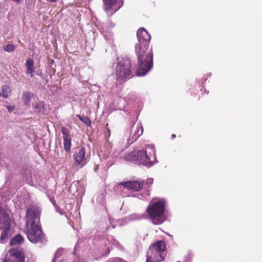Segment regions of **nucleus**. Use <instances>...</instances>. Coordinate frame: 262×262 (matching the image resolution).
Wrapping results in <instances>:
<instances>
[{
    "instance_id": "obj_1",
    "label": "nucleus",
    "mask_w": 262,
    "mask_h": 262,
    "mask_svg": "<svg viewBox=\"0 0 262 262\" xmlns=\"http://www.w3.org/2000/svg\"><path fill=\"white\" fill-rule=\"evenodd\" d=\"M40 211L36 205H31L26 211L27 235L28 239L33 243L42 242L45 238L40 225Z\"/></svg>"
},
{
    "instance_id": "obj_2",
    "label": "nucleus",
    "mask_w": 262,
    "mask_h": 262,
    "mask_svg": "<svg viewBox=\"0 0 262 262\" xmlns=\"http://www.w3.org/2000/svg\"><path fill=\"white\" fill-rule=\"evenodd\" d=\"M149 45L136 44L135 53L137 57L138 69L136 75L144 76L153 66V54L151 49H148Z\"/></svg>"
},
{
    "instance_id": "obj_3",
    "label": "nucleus",
    "mask_w": 262,
    "mask_h": 262,
    "mask_svg": "<svg viewBox=\"0 0 262 262\" xmlns=\"http://www.w3.org/2000/svg\"><path fill=\"white\" fill-rule=\"evenodd\" d=\"M135 72V66L132 65L130 59L125 57L117 63L115 69V76L117 82L123 83L132 78Z\"/></svg>"
},
{
    "instance_id": "obj_4",
    "label": "nucleus",
    "mask_w": 262,
    "mask_h": 262,
    "mask_svg": "<svg viewBox=\"0 0 262 262\" xmlns=\"http://www.w3.org/2000/svg\"><path fill=\"white\" fill-rule=\"evenodd\" d=\"M165 206L166 202L164 200L150 202L148 205L146 211L154 224L160 225L165 220L164 215Z\"/></svg>"
},
{
    "instance_id": "obj_5",
    "label": "nucleus",
    "mask_w": 262,
    "mask_h": 262,
    "mask_svg": "<svg viewBox=\"0 0 262 262\" xmlns=\"http://www.w3.org/2000/svg\"><path fill=\"white\" fill-rule=\"evenodd\" d=\"M74 164L80 167H83L87 163L85 157V150L84 147L82 146L77 147L73 155Z\"/></svg>"
},
{
    "instance_id": "obj_6",
    "label": "nucleus",
    "mask_w": 262,
    "mask_h": 262,
    "mask_svg": "<svg viewBox=\"0 0 262 262\" xmlns=\"http://www.w3.org/2000/svg\"><path fill=\"white\" fill-rule=\"evenodd\" d=\"M9 253L3 262H24L25 255L22 251L12 249L9 250Z\"/></svg>"
},
{
    "instance_id": "obj_7",
    "label": "nucleus",
    "mask_w": 262,
    "mask_h": 262,
    "mask_svg": "<svg viewBox=\"0 0 262 262\" xmlns=\"http://www.w3.org/2000/svg\"><path fill=\"white\" fill-rule=\"evenodd\" d=\"M118 185H122L124 188L133 191H140L144 186V181L142 180L128 181L119 182Z\"/></svg>"
},
{
    "instance_id": "obj_8",
    "label": "nucleus",
    "mask_w": 262,
    "mask_h": 262,
    "mask_svg": "<svg viewBox=\"0 0 262 262\" xmlns=\"http://www.w3.org/2000/svg\"><path fill=\"white\" fill-rule=\"evenodd\" d=\"M103 9L109 16H112L115 13L122 5L123 2L121 4L116 7L117 0H103Z\"/></svg>"
},
{
    "instance_id": "obj_9",
    "label": "nucleus",
    "mask_w": 262,
    "mask_h": 262,
    "mask_svg": "<svg viewBox=\"0 0 262 262\" xmlns=\"http://www.w3.org/2000/svg\"><path fill=\"white\" fill-rule=\"evenodd\" d=\"M137 37L138 40L137 44L149 45L151 36L144 28H139L137 32Z\"/></svg>"
},
{
    "instance_id": "obj_10",
    "label": "nucleus",
    "mask_w": 262,
    "mask_h": 262,
    "mask_svg": "<svg viewBox=\"0 0 262 262\" xmlns=\"http://www.w3.org/2000/svg\"><path fill=\"white\" fill-rule=\"evenodd\" d=\"M61 132L63 135V147L67 152L70 151L72 146V138L70 136V132L66 127H61Z\"/></svg>"
},
{
    "instance_id": "obj_11",
    "label": "nucleus",
    "mask_w": 262,
    "mask_h": 262,
    "mask_svg": "<svg viewBox=\"0 0 262 262\" xmlns=\"http://www.w3.org/2000/svg\"><path fill=\"white\" fill-rule=\"evenodd\" d=\"M155 252L161 254L165 256L166 255V247L165 242L163 241L160 240L154 242L150 245L149 248Z\"/></svg>"
},
{
    "instance_id": "obj_12",
    "label": "nucleus",
    "mask_w": 262,
    "mask_h": 262,
    "mask_svg": "<svg viewBox=\"0 0 262 262\" xmlns=\"http://www.w3.org/2000/svg\"><path fill=\"white\" fill-rule=\"evenodd\" d=\"M165 256L161 254L155 252L153 250L148 249L146 254V262H161L164 260Z\"/></svg>"
},
{
    "instance_id": "obj_13",
    "label": "nucleus",
    "mask_w": 262,
    "mask_h": 262,
    "mask_svg": "<svg viewBox=\"0 0 262 262\" xmlns=\"http://www.w3.org/2000/svg\"><path fill=\"white\" fill-rule=\"evenodd\" d=\"M143 128L141 124H137L136 126L133 125L130 134L129 140L132 142L136 141L143 134Z\"/></svg>"
},
{
    "instance_id": "obj_14",
    "label": "nucleus",
    "mask_w": 262,
    "mask_h": 262,
    "mask_svg": "<svg viewBox=\"0 0 262 262\" xmlns=\"http://www.w3.org/2000/svg\"><path fill=\"white\" fill-rule=\"evenodd\" d=\"M139 154L138 160L139 163L143 165H148L151 163V160L146 150H139Z\"/></svg>"
},
{
    "instance_id": "obj_15",
    "label": "nucleus",
    "mask_w": 262,
    "mask_h": 262,
    "mask_svg": "<svg viewBox=\"0 0 262 262\" xmlns=\"http://www.w3.org/2000/svg\"><path fill=\"white\" fill-rule=\"evenodd\" d=\"M12 88L8 85L3 84L0 88V97L7 99L11 95Z\"/></svg>"
},
{
    "instance_id": "obj_16",
    "label": "nucleus",
    "mask_w": 262,
    "mask_h": 262,
    "mask_svg": "<svg viewBox=\"0 0 262 262\" xmlns=\"http://www.w3.org/2000/svg\"><path fill=\"white\" fill-rule=\"evenodd\" d=\"M139 155V150L133 151L127 154L124 158L127 161H138Z\"/></svg>"
},
{
    "instance_id": "obj_17",
    "label": "nucleus",
    "mask_w": 262,
    "mask_h": 262,
    "mask_svg": "<svg viewBox=\"0 0 262 262\" xmlns=\"http://www.w3.org/2000/svg\"><path fill=\"white\" fill-rule=\"evenodd\" d=\"M26 66L27 68V73L30 74L31 77H33V74L35 71L33 60L31 59L27 60Z\"/></svg>"
},
{
    "instance_id": "obj_18",
    "label": "nucleus",
    "mask_w": 262,
    "mask_h": 262,
    "mask_svg": "<svg viewBox=\"0 0 262 262\" xmlns=\"http://www.w3.org/2000/svg\"><path fill=\"white\" fill-rule=\"evenodd\" d=\"M24 240V238L20 234H17L13 237L10 242L11 245H14L21 243Z\"/></svg>"
},
{
    "instance_id": "obj_19",
    "label": "nucleus",
    "mask_w": 262,
    "mask_h": 262,
    "mask_svg": "<svg viewBox=\"0 0 262 262\" xmlns=\"http://www.w3.org/2000/svg\"><path fill=\"white\" fill-rule=\"evenodd\" d=\"M22 99L26 105H28L31 100V94L29 92H24L22 96Z\"/></svg>"
},
{
    "instance_id": "obj_20",
    "label": "nucleus",
    "mask_w": 262,
    "mask_h": 262,
    "mask_svg": "<svg viewBox=\"0 0 262 262\" xmlns=\"http://www.w3.org/2000/svg\"><path fill=\"white\" fill-rule=\"evenodd\" d=\"M77 117L79 119L80 121L83 122L86 125L90 126L91 122L90 119L87 117H82L80 115H77Z\"/></svg>"
},
{
    "instance_id": "obj_21",
    "label": "nucleus",
    "mask_w": 262,
    "mask_h": 262,
    "mask_svg": "<svg viewBox=\"0 0 262 262\" xmlns=\"http://www.w3.org/2000/svg\"><path fill=\"white\" fill-rule=\"evenodd\" d=\"M15 47L14 45L8 44L4 48V50L7 52H12L15 50Z\"/></svg>"
},
{
    "instance_id": "obj_22",
    "label": "nucleus",
    "mask_w": 262,
    "mask_h": 262,
    "mask_svg": "<svg viewBox=\"0 0 262 262\" xmlns=\"http://www.w3.org/2000/svg\"><path fill=\"white\" fill-rule=\"evenodd\" d=\"M7 108L9 113H11L14 110V106H7Z\"/></svg>"
},
{
    "instance_id": "obj_23",
    "label": "nucleus",
    "mask_w": 262,
    "mask_h": 262,
    "mask_svg": "<svg viewBox=\"0 0 262 262\" xmlns=\"http://www.w3.org/2000/svg\"><path fill=\"white\" fill-rule=\"evenodd\" d=\"M58 0H47V2L48 3H54V2H56L57 1H58Z\"/></svg>"
},
{
    "instance_id": "obj_24",
    "label": "nucleus",
    "mask_w": 262,
    "mask_h": 262,
    "mask_svg": "<svg viewBox=\"0 0 262 262\" xmlns=\"http://www.w3.org/2000/svg\"><path fill=\"white\" fill-rule=\"evenodd\" d=\"M13 2H15L18 4L20 3L21 0H12Z\"/></svg>"
},
{
    "instance_id": "obj_25",
    "label": "nucleus",
    "mask_w": 262,
    "mask_h": 262,
    "mask_svg": "<svg viewBox=\"0 0 262 262\" xmlns=\"http://www.w3.org/2000/svg\"><path fill=\"white\" fill-rule=\"evenodd\" d=\"M176 136L175 134H172L171 135V139H174V138H176Z\"/></svg>"
},
{
    "instance_id": "obj_26",
    "label": "nucleus",
    "mask_w": 262,
    "mask_h": 262,
    "mask_svg": "<svg viewBox=\"0 0 262 262\" xmlns=\"http://www.w3.org/2000/svg\"><path fill=\"white\" fill-rule=\"evenodd\" d=\"M110 252V250L108 249H107V253H108Z\"/></svg>"
},
{
    "instance_id": "obj_27",
    "label": "nucleus",
    "mask_w": 262,
    "mask_h": 262,
    "mask_svg": "<svg viewBox=\"0 0 262 262\" xmlns=\"http://www.w3.org/2000/svg\"><path fill=\"white\" fill-rule=\"evenodd\" d=\"M178 262H180V261H178Z\"/></svg>"
}]
</instances>
